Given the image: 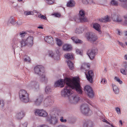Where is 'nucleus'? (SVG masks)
<instances>
[{
    "mask_svg": "<svg viewBox=\"0 0 127 127\" xmlns=\"http://www.w3.org/2000/svg\"><path fill=\"white\" fill-rule=\"evenodd\" d=\"M64 82L66 86L62 90L61 92L62 96L64 97H69V101L73 103H77L79 98L74 94H72L74 90L78 93L82 94V88L80 84V81L78 78H73L72 80L66 78Z\"/></svg>",
    "mask_w": 127,
    "mask_h": 127,
    "instance_id": "obj_1",
    "label": "nucleus"
},
{
    "mask_svg": "<svg viewBox=\"0 0 127 127\" xmlns=\"http://www.w3.org/2000/svg\"><path fill=\"white\" fill-rule=\"evenodd\" d=\"M33 38L32 36H29L26 39H22L20 41L21 47L26 46L31 47L33 44Z\"/></svg>",
    "mask_w": 127,
    "mask_h": 127,
    "instance_id": "obj_2",
    "label": "nucleus"
},
{
    "mask_svg": "<svg viewBox=\"0 0 127 127\" xmlns=\"http://www.w3.org/2000/svg\"><path fill=\"white\" fill-rule=\"evenodd\" d=\"M19 98L21 100L25 103L29 101V95L27 91L25 90H21L19 92Z\"/></svg>",
    "mask_w": 127,
    "mask_h": 127,
    "instance_id": "obj_3",
    "label": "nucleus"
},
{
    "mask_svg": "<svg viewBox=\"0 0 127 127\" xmlns=\"http://www.w3.org/2000/svg\"><path fill=\"white\" fill-rule=\"evenodd\" d=\"M80 110L82 113L85 115H90L92 114V111L90 110L87 104L86 103H83L81 105Z\"/></svg>",
    "mask_w": 127,
    "mask_h": 127,
    "instance_id": "obj_4",
    "label": "nucleus"
},
{
    "mask_svg": "<svg viewBox=\"0 0 127 127\" xmlns=\"http://www.w3.org/2000/svg\"><path fill=\"white\" fill-rule=\"evenodd\" d=\"M85 13L84 10H81L79 11V15L75 19V21L76 22H83L87 21V18L84 16Z\"/></svg>",
    "mask_w": 127,
    "mask_h": 127,
    "instance_id": "obj_5",
    "label": "nucleus"
},
{
    "mask_svg": "<svg viewBox=\"0 0 127 127\" xmlns=\"http://www.w3.org/2000/svg\"><path fill=\"white\" fill-rule=\"evenodd\" d=\"M34 71L35 73L39 76L42 75L45 72L44 68L40 65L35 66L34 68Z\"/></svg>",
    "mask_w": 127,
    "mask_h": 127,
    "instance_id": "obj_6",
    "label": "nucleus"
},
{
    "mask_svg": "<svg viewBox=\"0 0 127 127\" xmlns=\"http://www.w3.org/2000/svg\"><path fill=\"white\" fill-rule=\"evenodd\" d=\"M54 102L53 96L49 95L45 99L43 102L44 105L45 107L50 106Z\"/></svg>",
    "mask_w": 127,
    "mask_h": 127,
    "instance_id": "obj_7",
    "label": "nucleus"
},
{
    "mask_svg": "<svg viewBox=\"0 0 127 127\" xmlns=\"http://www.w3.org/2000/svg\"><path fill=\"white\" fill-rule=\"evenodd\" d=\"M46 120L49 123L53 125L57 124L58 122L57 117L52 116L51 115H49L47 116Z\"/></svg>",
    "mask_w": 127,
    "mask_h": 127,
    "instance_id": "obj_8",
    "label": "nucleus"
},
{
    "mask_svg": "<svg viewBox=\"0 0 127 127\" xmlns=\"http://www.w3.org/2000/svg\"><path fill=\"white\" fill-rule=\"evenodd\" d=\"M27 87L28 88L32 89L35 91L38 89L39 88V84L35 81H31L28 85Z\"/></svg>",
    "mask_w": 127,
    "mask_h": 127,
    "instance_id": "obj_9",
    "label": "nucleus"
},
{
    "mask_svg": "<svg viewBox=\"0 0 127 127\" xmlns=\"http://www.w3.org/2000/svg\"><path fill=\"white\" fill-rule=\"evenodd\" d=\"M86 37L88 40L92 42L95 41L98 38L96 35L95 33L93 32L87 33Z\"/></svg>",
    "mask_w": 127,
    "mask_h": 127,
    "instance_id": "obj_10",
    "label": "nucleus"
},
{
    "mask_svg": "<svg viewBox=\"0 0 127 127\" xmlns=\"http://www.w3.org/2000/svg\"><path fill=\"white\" fill-rule=\"evenodd\" d=\"M84 90L90 98H93L94 96L93 91L91 87L89 86H86L84 88Z\"/></svg>",
    "mask_w": 127,
    "mask_h": 127,
    "instance_id": "obj_11",
    "label": "nucleus"
},
{
    "mask_svg": "<svg viewBox=\"0 0 127 127\" xmlns=\"http://www.w3.org/2000/svg\"><path fill=\"white\" fill-rule=\"evenodd\" d=\"M97 50L96 48L88 50L87 52L88 56L92 60L93 59L97 53Z\"/></svg>",
    "mask_w": 127,
    "mask_h": 127,
    "instance_id": "obj_12",
    "label": "nucleus"
},
{
    "mask_svg": "<svg viewBox=\"0 0 127 127\" xmlns=\"http://www.w3.org/2000/svg\"><path fill=\"white\" fill-rule=\"evenodd\" d=\"M35 113L36 115L43 117H45L47 115V112L43 109L36 110L35 111Z\"/></svg>",
    "mask_w": 127,
    "mask_h": 127,
    "instance_id": "obj_13",
    "label": "nucleus"
},
{
    "mask_svg": "<svg viewBox=\"0 0 127 127\" xmlns=\"http://www.w3.org/2000/svg\"><path fill=\"white\" fill-rule=\"evenodd\" d=\"M94 75V73L92 70L89 71L86 74V76L87 80L90 82L92 83L93 82V77Z\"/></svg>",
    "mask_w": 127,
    "mask_h": 127,
    "instance_id": "obj_14",
    "label": "nucleus"
},
{
    "mask_svg": "<svg viewBox=\"0 0 127 127\" xmlns=\"http://www.w3.org/2000/svg\"><path fill=\"white\" fill-rule=\"evenodd\" d=\"M64 82L63 80L62 79L60 80H58L56 81L54 84V86L55 87H64V83H65L64 82Z\"/></svg>",
    "mask_w": 127,
    "mask_h": 127,
    "instance_id": "obj_15",
    "label": "nucleus"
},
{
    "mask_svg": "<svg viewBox=\"0 0 127 127\" xmlns=\"http://www.w3.org/2000/svg\"><path fill=\"white\" fill-rule=\"evenodd\" d=\"M111 18L113 21H115L120 22L122 21L121 17L119 15L113 14L111 15Z\"/></svg>",
    "mask_w": 127,
    "mask_h": 127,
    "instance_id": "obj_16",
    "label": "nucleus"
},
{
    "mask_svg": "<svg viewBox=\"0 0 127 127\" xmlns=\"http://www.w3.org/2000/svg\"><path fill=\"white\" fill-rule=\"evenodd\" d=\"M44 39L46 42H47L51 45H53L54 44V42L53 40V39L51 36L45 37L44 38Z\"/></svg>",
    "mask_w": 127,
    "mask_h": 127,
    "instance_id": "obj_17",
    "label": "nucleus"
},
{
    "mask_svg": "<svg viewBox=\"0 0 127 127\" xmlns=\"http://www.w3.org/2000/svg\"><path fill=\"white\" fill-rule=\"evenodd\" d=\"M123 66L124 68H121L120 69V72L124 75L127 74V62L124 64Z\"/></svg>",
    "mask_w": 127,
    "mask_h": 127,
    "instance_id": "obj_18",
    "label": "nucleus"
},
{
    "mask_svg": "<svg viewBox=\"0 0 127 127\" xmlns=\"http://www.w3.org/2000/svg\"><path fill=\"white\" fill-rule=\"evenodd\" d=\"M24 116V113L22 111L17 113L16 115V118L17 120L21 119Z\"/></svg>",
    "mask_w": 127,
    "mask_h": 127,
    "instance_id": "obj_19",
    "label": "nucleus"
},
{
    "mask_svg": "<svg viewBox=\"0 0 127 127\" xmlns=\"http://www.w3.org/2000/svg\"><path fill=\"white\" fill-rule=\"evenodd\" d=\"M63 48V50L66 51H69L71 50L72 49L71 45L68 44L64 45Z\"/></svg>",
    "mask_w": 127,
    "mask_h": 127,
    "instance_id": "obj_20",
    "label": "nucleus"
},
{
    "mask_svg": "<svg viewBox=\"0 0 127 127\" xmlns=\"http://www.w3.org/2000/svg\"><path fill=\"white\" fill-rule=\"evenodd\" d=\"M93 126V123L90 121L86 122L83 125V127H92Z\"/></svg>",
    "mask_w": 127,
    "mask_h": 127,
    "instance_id": "obj_21",
    "label": "nucleus"
},
{
    "mask_svg": "<svg viewBox=\"0 0 127 127\" xmlns=\"http://www.w3.org/2000/svg\"><path fill=\"white\" fill-rule=\"evenodd\" d=\"M93 27L99 32V34L101 33V32H100V26L99 24L96 23L94 24Z\"/></svg>",
    "mask_w": 127,
    "mask_h": 127,
    "instance_id": "obj_22",
    "label": "nucleus"
},
{
    "mask_svg": "<svg viewBox=\"0 0 127 127\" xmlns=\"http://www.w3.org/2000/svg\"><path fill=\"white\" fill-rule=\"evenodd\" d=\"M89 67V64L87 63H84L81 66V69L82 71H83V70H88L87 69Z\"/></svg>",
    "mask_w": 127,
    "mask_h": 127,
    "instance_id": "obj_23",
    "label": "nucleus"
},
{
    "mask_svg": "<svg viewBox=\"0 0 127 127\" xmlns=\"http://www.w3.org/2000/svg\"><path fill=\"white\" fill-rule=\"evenodd\" d=\"M75 4L74 1L73 0H70L67 3V7H73L74 6Z\"/></svg>",
    "mask_w": 127,
    "mask_h": 127,
    "instance_id": "obj_24",
    "label": "nucleus"
},
{
    "mask_svg": "<svg viewBox=\"0 0 127 127\" xmlns=\"http://www.w3.org/2000/svg\"><path fill=\"white\" fill-rule=\"evenodd\" d=\"M42 101V97H39L37 98L35 100L34 102L35 104L37 105H39L41 103Z\"/></svg>",
    "mask_w": 127,
    "mask_h": 127,
    "instance_id": "obj_25",
    "label": "nucleus"
},
{
    "mask_svg": "<svg viewBox=\"0 0 127 127\" xmlns=\"http://www.w3.org/2000/svg\"><path fill=\"white\" fill-rule=\"evenodd\" d=\"M71 39L72 40L73 42L76 43H82V41L81 40L75 37H73L71 38Z\"/></svg>",
    "mask_w": 127,
    "mask_h": 127,
    "instance_id": "obj_26",
    "label": "nucleus"
},
{
    "mask_svg": "<svg viewBox=\"0 0 127 127\" xmlns=\"http://www.w3.org/2000/svg\"><path fill=\"white\" fill-rule=\"evenodd\" d=\"M45 92L46 94H50L52 92L51 87L49 86H46L45 88Z\"/></svg>",
    "mask_w": 127,
    "mask_h": 127,
    "instance_id": "obj_27",
    "label": "nucleus"
},
{
    "mask_svg": "<svg viewBox=\"0 0 127 127\" xmlns=\"http://www.w3.org/2000/svg\"><path fill=\"white\" fill-rule=\"evenodd\" d=\"M41 77L40 79V81L42 82H47L48 80V79L47 77H46L43 74L41 76Z\"/></svg>",
    "mask_w": 127,
    "mask_h": 127,
    "instance_id": "obj_28",
    "label": "nucleus"
},
{
    "mask_svg": "<svg viewBox=\"0 0 127 127\" xmlns=\"http://www.w3.org/2000/svg\"><path fill=\"white\" fill-rule=\"evenodd\" d=\"M84 31V29L83 28L79 27L76 28L75 31L76 33L79 34L82 33Z\"/></svg>",
    "mask_w": 127,
    "mask_h": 127,
    "instance_id": "obj_29",
    "label": "nucleus"
},
{
    "mask_svg": "<svg viewBox=\"0 0 127 127\" xmlns=\"http://www.w3.org/2000/svg\"><path fill=\"white\" fill-rule=\"evenodd\" d=\"M64 56L67 59L69 60H72L73 59L72 54L70 53H68L65 54Z\"/></svg>",
    "mask_w": 127,
    "mask_h": 127,
    "instance_id": "obj_30",
    "label": "nucleus"
},
{
    "mask_svg": "<svg viewBox=\"0 0 127 127\" xmlns=\"http://www.w3.org/2000/svg\"><path fill=\"white\" fill-rule=\"evenodd\" d=\"M112 86L113 91L116 94H118L119 92V89L118 87L115 85L114 84H112Z\"/></svg>",
    "mask_w": 127,
    "mask_h": 127,
    "instance_id": "obj_31",
    "label": "nucleus"
},
{
    "mask_svg": "<svg viewBox=\"0 0 127 127\" xmlns=\"http://www.w3.org/2000/svg\"><path fill=\"white\" fill-rule=\"evenodd\" d=\"M67 63L70 69L72 70L74 68L73 64V63L70 61H68L67 62Z\"/></svg>",
    "mask_w": 127,
    "mask_h": 127,
    "instance_id": "obj_32",
    "label": "nucleus"
},
{
    "mask_svg": "<svg viewBox=\"0 0 127 127\" xmlns=\"http://www.w3.org/2000/svg\"><path fill=\"white\" fill-rule=\"evenodd\" d=\"M110 5L114 6H117L118 5V2L116 0H112L110 2Z\"/></svg>",
    "mask_w": 127,
    "mask_h": 127,
    "instance_id": "obj_33",
    "label": "nucleus"
},
{
    "mask_svg": "<svg viewBox=\"0 0 127 127\" xmlns=\"http://www.w3.org/2000/svg\"><path fill=\"white\" fill-rule=\"evenodd\" d=\"M48 55L49 57H50L52 58H54V59H55L56 60H58L59 59V57L58 56H57V57H58V58H57V59H56V58H54V54L53 53V52L51 51H49Z\"/></svg>",
    "mask_w": 127,
    "mask_h": 127,
    "instance_id": "obj_34",
    "label": "nucleus"
},
{
    "mask_svg": "<svg viewBox=\"0 0 127 127\" xmlns=\"http://www.w3.org/2000/svg\"><path fill=\"white\" fill-rule=\"evenodd\" d=\"M82 1L85 4L94 3L93 0H82Z\"/></svg>",
    "mask_w": 127,
    "mask_h": 127,
    "instance_id": "obj_35",
    "label": "nucleus"
},
{
    "mask_svg": "<svg viewBox=\"0 0 127 127\" xmlns=\"http://www.w3.org/2000/svg\"><path fill=\"white\" fill-rule=\"evenodd\" d=\"M38 17L39 18L45 20H47V18L44 15H42L40 13H39V14H38Z\"/></svg>",
    "mask_w": 127,
    "mask_h": 127,
    "instance_id": "obj_36",
    "label": "nucleus"
},
{
    "mask_svg": "<svg viewBox=\"0 0 127 127\" xmlns=\"http://www.w3.org/2000/svg\"><path fill=\"white\" fill-rule=\"evenodd\" d=\"M24 14L25 15L27 16L30 15H33L34 14L32 11H26L24 12Z\"/></svg>",
    "mask_w": 127,
    "mask_h": 127,
    "instance_id": "obj_37",
    "label": "nucleus"
},
{
    "mask_svg": "<svg viewBox=\"0 0 127 127\" xmlns=\"http://www.w3.org/2000/svg\"><path fill=\"white\" fill-rule=\"evenodd\" d=\"M26 34H27L26 32L24 31H22L20 32L19 33V34L20 37L22 38L24 37Z\"/></svg>",
    "mask_w": 127,
    "mask_h": 127,
    "instance_id": "obj_38",
    "label": "nucleus"
},
{
    "mask_svg": "<svg viewBox=\"0 0 127 127\" xmlns=\"http://www.w3.org/2000/svg\"><path fill=\"white\" fill-rule=\"evenodd\" d=\"M10 22L12 24L14 25L15 24L14 19L12 17L10 18L9 19L8 23Z\"/></svg>",
    "mask_w": 127,
    "mask_h": 127,
    "instance_id": "obj_39",
    "label": "nucleus"
},
{
    "mask_svg": "<svg viewBox=\"0 0 127 127\" xmlns=\"http://www.w3.org/2000/svg\"><path fill=\"white\" fill-rule=\"evenodd\" d=\"M45 0L46 3L49 4L54 3L55 2L54 0Z\"/></svg>",
    "mask_w": 127,
    "mask_h": 127,
    "instance_id": "obj_40",
    "label": "nucleus"
},
{
    "mask_svg": "<svg viewBox=\"0 0 127 127\" xmlns=\"http://www.w3.org/2000/svg\"><path fill=\"white\" fill-rule=\"evenodd\" d=\"M56 43L59 46H61L62 44V41L58 39H56Z\"/></svg>",
    "mask_w": 127,
    "mask_h": 127,
    "instance_id": "obj_41",
    "label": "nucleus"
},
{
    "mask_svg": "<svg viewBox=\"0 0 127 127\" xmlns=\"http://www.w3.org/2000/svg\"><path fill=\"white\" fill-rule=\"evenodd\" d=\"M60 120L61 122L63 123H65L67 122L66 119H64V117L62 116L60 117Z\"/></svg>",
    "mask_w": 127,
    "mask_h": 127,
    "instance_id": "obj_42",
    "label": "nucleus"
},
{
    "mask_svg": "<svg viewBox=\"0 0 127 127\" xmlns=\"http://www.w3.org/2000/svg\"><path fill=\"white\" fill-rule=\"evenodd\" d=\"M84 101L85 102H87L91 105L92 106H93L92 102L88 99L87 98L85 99L84 100Z\"/></svg>",
    "mask_w": 127,
    "mask_h": 127,
    "instance_id": "obj_43",
    "label": "nucleus"
},
{
    "mask_svg": "<svg viewBox=\"0 0 127 127\" xmlns=\"http://www.w3.org/2000/svg\"><path fill=\"white\" fill-rule=\"evenodd\" d=\"M114 79L116 81L118 82L120 84H121L122 83V82L120 80L119 78L117 77H115L114 78Z\"/></svg>",
    "mask_w": 127,
    "mask_h": 127,
    "instance_id": "obj_44",
    "label": "nucleus"
},
{
    "mask_svg": "<svg viewBox=\"0 0 127 127\" xmlns=\"http://www.w3.org/2000/svg\"><path fill=\"white\" fill-rule=\"evenodd\" d=\"M120 5L122 7L127 10V3H122Z\"/></svg>",
    "mask_w": 127,
    "mask_h": 127,
    "instance_id": "obj_45",
    "label": "nucleus"
},
{
    "mask_svg": "<svg viewBox=\"0 0 127 127\" xmlns=\"http://www.w3.org/2000/svg\"><path fill=\"white\" fill-rule=\"evenodd\" d=\"M104 19L105 20V22H109L110 21V19L109 17L108 16H105L104 17Z\"/></svg>",
    "mask_w": 127,
    "mask_h": 127,
    "instance_id": "obj_46",
    "label": "nucleus"
},
{
    "mask_svg": "<svg viewBox=\"0 0 127 127\" xmlns=\"http://www.w3.org/2000/svg\"><path fill=\"white\" fill-rule=\"evenodd\" d=\"M24 61L26 62H30L31 61L30 58L28 57H27L24 59Z\"/></svg>",
    "mask_w": 127,
    "mask_h": 127,
    "instance_id": "obj_47",
    "label": "nucleus"
},
{
    "mask_svg": "<svg viewBox=\"0 0 127 127\" xmlns=\"http://www.w3.org/2000/svg\"><path fill=\"white\" fill-rule=\"evenodd\" d=\"M115 109L118 114H121V113L120 108H116Z\"/></svg>",
    "mask_w": 127,
    "mask_h": 127,
    "instance_id": "obj_48",
    "label": "nucleus"
},
{
    "mask_svg": "<svg viewBox=\"0 0 127 127\" xmlns=\"http://www.w3.org/2000/svg\"><path fill=\"white\" fill-rule=\"evenodd\" d=\"M28 125V123L27 122H25L22 124L23 127H27Z\"/></svg>",
    "mask_w": 127,
    "mask_h": 127,
    "instance_id": "obj_49",
    "label": "nucleus"
},
{
    "mask_svg": "<svg viewBox=\"0 0 127 127\" xmlns=\"http://www.w3.org/2000/svg\"><path fill=\"white\" fill-rule=\"evenodd\" d=\"M101 82L104 84L106 83L107 81L105 79H102Z\"/></svg>",
    "mask_w": 127,
    "mask_h": 127,
    "instance_id": "obj_50",
    "label": "nucleus"
},
{
    "mask_svg": "<svg viewBox=\"0 0 127 127\" xmlns=\"http://www.w3.org/2000/svg\"><path fill=\"white\" fill-rule=\"evenodd\" d=\"M76 53L77 54H80L81 55V52L80 50L78 49H77L76 51Z\"/></svg>",
    "mask_w": 127,
    "mask_h": 127,
    "instance_id": "obj_51",
    "label": "nucleus"
},
{
    "mask_svg": "<svg viewBox=\"0 0 127 127\" xmlns=\"http://www.w3.org/2000/svg\"><path fill=\"white\" fill-rule=\"evenodd\" d=\"M56 127H67L65 125H58Z\"/></svg>",
    "mask_w": 127,
    "mask_h": 127,
    "instance_id": "obj_52",
    "label": "nucleus"
},
{
    "mask_svg": "<svg viewBox=\"0 0 127 127\" xmlns=\"http://www.w3.org/2000/svg\"><path fill=\"white\" fill-rule=\"evenodd\" d=\"M56 17H59L60 16V15L59 13H55L53 14Z\"/></svg>",
    "mask_w": 127,
    "mask_h": 127,
    "instance_id": "obj_53",
    "label": "nucleus"
},
{
    "mask_svg": "<svg viewBox=\"0 0 127 127\" xmlns=\"http://www.w3.org/2000/svg\"><path fill=\"white\" fill-rule=\"evenodd\" d=\"M39 127H49L47 125H40Z\"/></svg>",
    "mask_w": 127,
    "mask_h": 127,
    "instance_id": "obj_54",
    "label": "nucleus"
},
{
    "mask_svg": "<svg viewBox=\"0 0 127 127\" xmlns=\"http://www.w3.org/2000/svg\"><path fill=\"white\" fill-rule=\"evenodd\" d=\"M99 21L101 22H105V20H104V18H103L100 19H99Z\"/></svg>",
    "mask_w": 127,
    "mask_h": 127,
    "instance_id": "obj_55",
    "label": "nucleus"
},
{
    "mask_svg": "<svg viewBox=\"0 0 127 127\" xmlns=\"http://www.w3.org/2000/svg\"><path fill=\"white\" fill-rule=\"evenodd\" d=\"M102 121L103 122H105L107 124H109L110 125L109 123L107 121L106 119H103L102 120Z\"/></svg>",
    "mask_w": 127,
    "mask_h": 127,
    "instance_id": "obj_56",
    "label": "nucleus"
},
{
    "mask_svg": "<svg viewBox=\"0 0 127 127\" xmlns=\"http://www.w3.org/2000/svg\"><path fill=\"white\" fill-rule=\"evenodd\" d=\"M55 51L57 54H59V48H56V49Z\"/></svg>",
    "mask_w": 127,
    "mask_h": 127,
    "instance_id": "obj_57",
    "label": "nucleus"
},
{
    "mask_svg": "<svg viewBox=\"0 0 127 127\" xmlns=\"http://www.w3.org/2000/svg\"><path fill=\"white\" fill-rule=\"evenodd\" d=\"M16 23L18 25H20L21 24V23L20 21L17 22Z\"/></svg>",
    "mask_w": 127,
    "mask_h": 127,
    "instance_id": "obj_58",
    "label": "nucleus"
},
{
    "mask_svg": "<svg viewBox=\"0 0 127 127\" xmlns=\"http://www.w3.org/2000/svg\"><path fill=\"white\" fill-rule=\"evenodd\" d=\"M124 57L125 60H127V54L125 55L124 56Z\"/></svg>",
    "mask_w": 127,
    "mask_h": 127,
    "instance_id": "obj_59",
    "label": "nucleus"
},
{
    "mask_svg": "<svg viewBox=\"0 0 127 127\" xmlns=\"http://www.w3.org/2000/svg\"><path fill=\"white\" fill-rule=\"evenodd\" d=\"M33 13H34H34H36L38 14H39V13L36 10H33Z\"/></svg>",
    "mask_w": 127,
    "mask_h": 127,
    "instance_id": "obj_60",
    "label": "nucleus"
},
{
    "mask_svg": "<svg viewBox=\"0 0 127 127\" xmlns=\"http://www.w3.org/2000/svg\"><path fill=\"white\" fill-rule=\"evenodd\" d=\"M119 43L120 45H122V46H123L124 44L122 43L121 42H119Z\"/></svg>",
    "mask_w": 127,
    "mask_h": 127,
    "instance_id": "obj_61",
    "label": "nucleus"
},
{
    "mask_svg": "<svg viewBox=\"0 0 127 127\" xmlns=\"http://www.w3.org/2000/svg\"><path fill=\"white\" fill-rule=\"evenodd\" d=\"M120 1L122 2H126L127 1V0H119Z\"/></svg>",
    "mask_w": 127,
    "mask_h": 127,
    "instance_id": "obj_62",
    "label": "nucleus"
},
{
    "mask_svg": "<svg viewBox=\"0 0 127 127\" xmlns=\"http://www.w3.org/2000/svg\"><path fill=\"white\" fill-rule=\"evenodd\" d=\"M38 28L39 29H43V28L41 26H39L38 27Z\"/></svg>",
    "mask_w": 127,
    "mask_h": 127,
    "instance_id": "obj_63",
    "label": "nucleus"
},
{
    "mask_svg": "<svg viewBox=\"0 0 127 127\" xmlns=\"http://www.w3.org/2000/svg\"><path fill=\"white\" fill-rule=\"evenodd\" d=\"M125 23L126 25H127V21L126 20L125 21Z\"/></svg>",
    "mask_w": 127,
    "mask_h": 127,
    "instance_id": "obj_64",
    "label": "nucleus"
}]
</instances>
